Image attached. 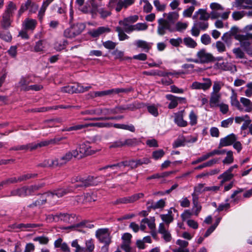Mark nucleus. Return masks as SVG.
I'll list each match as a JSON object with an SVG mask.
<instances>
[{"instance_id": "1", "label": "nucleus", "mask_w": 252, "mask_h": 252, "mask_svg": "<svg viewBox=\"0 0 252 252\" xmlns=\"http://www.w3.org/2000/svg\"><path fill=\"white\" fill-rule=\"evenodd\" d=\"M73 185L66 189H59L55 190L53 192L55 196L57 197H61L68 192L74 191V189L79 187H88L90 186H96L98 185L99 181L97 178L89 176L87 178H81L77 177L72 180Z\"/></svg>"}, {"instance_id": "2", "label": "nucleus", "mask_w": 252, "mask_h": 252, "mask_svg": "<svg viewBox=\"0 0 252 252\" xmlns=\"http://www.w3.org/2000/svg\"><path fill=\"white\" fill-rule=\"evenodd\" d=\"M210 7L212 9L210 13L211 19H217L221 18L223 20H226L230 13L229 10L222 12L224 10V8L220 4L217 2L211 3Z\"/></svg>"}, {"instance_id": "3", "label": "nucleus", "mask_w": 252, "mask_h": 252, "mask_svg": "<svg viewBox=\"0 0 252 252\" xmlns=\"http://www.w3.org/2000/svg\"><path fill=\"white\" fill-rule=\"evenodd\" d=\"M133 91L132 88H115L108 90L93 92L89 94L92 98L102 97L106 95L113 96L120 93H127Z\"/></svg>"}, {"instance_id": "4", "label": "nucleus", "mask_w": 252, "mask_h": 252, "mask_svg": "<svg viewBox=\"0 0 252 252\" xmlns=\"http://www.w3.org/2000/svg\"><path fill=\"white\" fill-rule=\"evenodd\" d=\"M44 186V184L32 186L30 187H23L21 188L13 189L11 191L8 196H18L20 197L26 196L31 195L34 191L39 189Z\"/></svg>"}, {"instance_id": "5", "label": "nucleus", "mask_w": 252, "mask_h": 252, "mask_svg": "<svg viewBox=\"0 0 252 252\" xmlns=\"http://www.w3.org/2000/svg\"><path fill=\"white\" fill-rule=\"evenodd\" d=\"M95 236L100 243L108 246L111 243V231L109 228H103L95 231Z\"/></svg>"}, {"instance_id": "6", "label": "nucleus", "mask_w": 252, "mask_h": 252, "mask_svg": "<svg viewBox=\"0 0 252 252\" xmlns=\"http://www.w3.org/2000/svg\"><path fill=\"white\" fill-rule=\"evenodd\" d=\"M196 56L197 58L191 60V61L196 63H206L216 60L213 55L210 53L207 52L205 49L199 50L197 52Z\"/></svg>"}, {"instance_id": "7", "label": "nucleus", "mask_w": 252, "mask_h": 252, "mask_svg": "<svg viewBox=\"0 0 252 252\" xmlns=\"http://www.w3.org/2000/svg\"><path fill=\"white\" fill-rule=\"evenodd\" d=\"M86 26L82 23H77L71 26L64 32V35L68 38H73L80 34L85 29Z\"/></svg>"}, {"instance_id": "8", "label": "nucleus", "mask_w": 252, "mask_h": 252, "mask_svg": "<svg viewBox=\"0 0 252 252\" xmlns=\"http://www.w3.org/2000/svg\"><path fill=\"white\" fill-rule=\"evenodd\" d=\"M63 137L55 138L50 140L42 141L37 143H31L28 144V150L33 151L42 147L46 146L50 144H56L59 141L63 139Z\"/></svg>"}, {"instance_id": "9", "label": "nucleus", "mask_w": 252, "mask_h": 252, "mask_svg": "<svg viewBox=\"0 0 252 252\" xmlns=\"http://www.w3.org/2000/svg\"><path fill=\"white\" fill-rule=\"evenodd\" d=\"M92 88L91 86L84 87L81 84H76L73 86H67L61 89V92L67 93H81L87 92Z\"/></svg>"}, {"instance_id": "10", "label": "nucleus", "mask_w": 252, "mask_h": 252, "mask_svg": "<svg viewBox=\"0 0 252 252\" xmlns=\"http://www.w3.org/2000/svg\"><path fill=\"white\" fill-rule=\"evenodd\" d=\"M158 23L157 32L159 35H163L167 31L170 32L174 31V29L172 28L171 24L164 18L159 19Z\"/></svg>"}, {"instance_id": "11", "label": "nucleus", "mask_w": 252, "mask_h": 252, "mask_svg": "<svg viewBox=\"0 0 252 252\" xmlns=\"http://www.w3.org/2000/svg\"><path fill=\"white\" fill-rule=\"evenodd\" d=\"M203 83L198 82L197 81L193 82L190 86V88L192 90H199L202 89L206 91L210 89L212 86V81L208 78H203Z\"/></svg>"}, {"instance_id": "12", "label": "nucleus", "mask_w": 252, "mask_h": 252, "mask_svg": "<svg viewBox=\"0 0 252 252\" xmlns=\"http://www.w3.org/2000/svg\"><path fill=\"white\" fill-rule=\"evenodd\" d=\"M129 166L131 168L133 169L138 166V163L136 160H131L129 161H126L120 162L116 164H113L111 165H108L104 167V169H107L110 168L113 170L119 169L122 167Z\"/></svg>"}, {"instance_id": "13", "label": "nucleus", "mask_w": 252, "mask_h": 252, "mask_svg": "<svg viewBox=\"0 0 252 252\" xmlns=\"http://www.w3.org/2000/svg\"><path fill=\"white\" fill-rule=\"evenodd\" d=\"M196 140V137H185L183 136H180L174 142L173 147L174 148H178L184 146L185 144L188 143H194Z\"/></svg>"}, {"instance_id": "14", "label": "nucleus", "mask_w": 252, "mask_h": 252, "mask_svg": "<svg viewBox=\"0 0 252 252\" xmlns=\"http://www.w3.org/2000/svg\"><path fill=\"white\" fill-rule=\"evenodd\" d=\"M158 232L161 235V237L165 242H169L171 240L172 236L168 230V226L163 223H160L158 226Z\"/></svg>"}, {"instance_id": "15", "label": "nucleus", "mask_w": 252, "mask_h": 252, "mask_svg": "<svg viewBox=\"0 0 252 252\" xmlns=\"http://www.w3.org/2000/svg\"><path fill=\"white\" fill-rule=\"evenodd\" d=\"M237 140V137L233 133H231L220 139L219 148L231 145Z\"/></svg>"}, {"instance_id": "16", "label": "nucleus", "mask_w": 252, "mask_h": 252, "mask_svg": "<svg viewBox=\"0 0 252 252\" xmlns=\"http://www.w3.org/2000/svg\"><path fill=\"white\" fill-rule=\"evenodd\" d=\"M131 238L132 235L129 233H124L122 237V243L121 247L125 252H130L131 251L130 244Z\"/></svg>"}, {"instance_id": "17", "label": "nucleus", "mask_w": 252, "mask_h": 252, "mask_svg": "<svg viewBox=\"0 0 252 252\" xmlns=\"http://www.w3.org/2000/svg\"><path fill=\"white\" fill-rule=\"evenodd\" d=\"M184 112L183 110L174 113V123L180 127H185L188 125L187 121L184 120Z\"/></svg>"}, {"instance_id": "18", "label": "nucleus", "mask_w": 252, "mask_h": 252, "mask_svg": "<svg viewBox=\"0 0 252 252\" xmlns=\"http://www.w3.org/2000/svg\"><path fill=\"white\" fill-rule=\"evenodd\" d=\"M12 17L8 15L2 13L0 18V24L3 29H8L12 23Z\"/></svg>"}, {"instance_id": "19", "label": "nucleus", "mask_w": 252, "mask_h": 252, "mask_svg": "<svg viewBox=\"0 0 252 252\" xmlns=\"http://www.w3.org/2000/svg\"><path fill=\"white\" fill-rule=\"evenodd\" d=\"M78 149L80 150V155H82L83 158L94 153V152L91 149V147L88 142H85L80 144Z\"/></svg>"}, {"instance_id": "20", "label": "nucleus", "mask_w": 252, "mask_h": 252, "mask_svg": "<svg viewBox=\"0 0 252 252\" xmlns=\"http://www.w3.org/2000/svg\"><path fill=\"white\" fill-rule=\"evenodd\" d=\"M210 18V14L207 12L204 9H199L194 13L192 19L194 20L199 19L201 21H207Z\"/></svg>"}, {"instance_id": "21", "label": "nucleus", "mask_w": 252, "mask_h": 252, "mask_svg": "<svg viewBox=\"0 0 252 252\" xmlns=\"http://www.w3.org/2000/svg\"><path fill=\"white\" fill-rule=\"evenodd\" d=\"M230 104L232 106L235 107L238 110L242 111L243 108L240 104V101L238 100L237 94L235 90L233 89H231V94L230 96Z\"/></svg>"}, {"instance_id": "22", "label": "nucleus", "mask_w": 252, "mask_h": 252, "mask_svg": "<svg viewBox=\"0 0 252 252\" xmlns=\"http://www.w3.org/2000/svg\"><path fill=\"white\" fill-rule=\"evenodd\" d=\"M32 82L31 78L29 76L22 77L18 83L17 87L21 90L28 91L30 86L29 85Z\"/></svg>"}, {"instance_id": "23", "label": "nucleus", "mask_w": 252, "mask_h": 252, "mask_svg": "<svg viewBox=\"0 0 252 252\" xmlns=\"http://www.w3.org/2000/svg\"><path fill=\"white\" fill-rule=\"evenodd\" d=\"M240 101L243 108L242 111L248 113L252 111V101L250 99L244 97H241L240 99Z\"/></svg>"}, {"instance_id": "24", "label": "nucleus", "mask_w": 252, "mask_h": 252, "mask_svg": "<svg viewBox=\"0 0 252 252\" xmlns=\"http://www.w3.org/2000/svg\"><path fill=\"white\" fill-rule=\"evenodd\" d=\"M135 45L138 48H141L144 51L148 52L152 48L153 43L148 42L143 40H138L135 41Z\"/></svg>"}, {"instance_id": "25", "label": "nucleus", "mask_w": 252, "mask_h": 252, "mask_svg": "<svg viewBox=\"0 0 252 252\" xmlns=\"http://www.w3.org/2000/svg\"><path fill=\"white\" fill-rule=\"evenodd\" d=\"M37 25V21L35 19L27 18L23 23V26L26 30L33 31Z\"/></svg>"}, {"instance_id": "26", "label": "nucleus", "mask_w": 252, "mask_h": 252, "mask_svg": "<svg viewBox=\"0 0 252 252\" xmlns=\"http://www.w3.org/2000/svg\"><path fill=\"white\" fill-rule=\"evenodd\" d=\"M221 98L220 94L211 93L209 100L211 107H218Z\"/></svg>"}, {"instance_id": "27", "label": "nucleus", "mask_w": 252, "mask_h": 252, "mask_svg": "<svg viewBox=\"0 0 252 252\" xmlns=\"http://www.w3.org/2000/svg\"><path fill=\"white\" fill-rule=\"evenodd\" d=\"M37 166L41 167H54L59 166L58 161L57 158L46 159L42 162L38 164Z\"/></svg>"}, {"instance_id": "28", "label": "nucleus", "mask_w": 252, "mask_h": 252, "mask_svg": "<svg viewBox=\"0 0 252 252\" xmlns=\"http://www.w3.org/2000/svg\"><path fill=\"white\" fill-rule=\"evenodd\" d=\"M110 29L108 27H100L91 31L90 34L93 37H97L104 33L110 32Z\"/></svg>"}, {"instance_id": "29", "label": "nucleus", "mask_w": 252, "mask_h": 252, "mask_svg": "<svg viewBox=\"0 0 252 252\" xmlns=\"http://www.w3.org/2000/svg\"><path fill=\"white\" fill-rule=\"evenodd\" d=\"M235 5L242 9H252V0H236Z\"/></svg>"}, {"instance_id": "30", "label": "nucleus", "mask_w": 252, "mask_h": 252, "mask_svg": "<svg viewBox=\"0 0 252 252\" xmlns=\"http://www.w3.org/2000/svg\"><path fill=\"white\" fill-rule=\"evenodd\" d=\"M216 65L219 69H222L225 71H236V68L235 65H233L230 63L228 62H223L221 63H217Z\"/></svg>"}, {"instance_id": "31", "label": "nucleus", "mask_w": 252, "mask_h": 252, "mask_svg": "<svg viewBox=\"0 0 252 252\" xmlns=\"http://www.w3.org/2000/svg\"><path fill=\"white\" fill-rule=\"evenodd\" d=\"M16 9L17 6L16 4L11 1H9L5 6V9L3 13L13 17V13Z\"/></svg>"}, {"instance_id": "32", "label": "nucleus", "mask_w": 252, "mask_h": 252, "mask_svg": "<svg viewBox=\"0 0 252 252\" xmlns=\"http://www.w3.org/2000/svg\"><path fill=\"white\" fill-rule=\"evenodd\" d=\"M58 218L59 221L62 220L65 222L72 223L74 221L75 215L60 213L58 214Z\"/></svg>"}, {"instance_id": "33", "label": "nucleus", "mask_w": 252, "mask_h": 252, "mask_svg": "<svg viewBox=\"0 0 252 252\" xmlns=\"http://www.w3.org/2000/svg\"><path fill=\"white\" fill-rule=\"evenodd\" d=\"M165 97L167 99L170 101L168 105V108L173 109L177 106L179 103L177 96L168 94H167Z\"/></svg>"}, {"instance_id": "34", "label": "nucleus", "mask_w": 252, "mask_h": 252, "mask_svg": "<svg viewBox=\"0 0 252 252\" xmlns=\"http://www.w3.org/2000/svg\"><path fill=\"white\" fill-rule=\"evenodd\" d=\"M179 14L178 11L169 12L167 14V17L165 20L171 24L174 23L175 22L179 19Z\"/></svg>"}, {"instance_id": "35", "label": "nucleus", "mask_w": 252, "mask_h": 252, "mask_svg": "<svg viewBox=\"0 0 252 252\" xmlns=\"http://www.w3.org/2000/svg\"><path fill=\"white\" fill-rule=\"evenodd\" d=\"M72 158V155L70 152H67L64 156L60 158H57L58 161L59 166H62L68 161L70 160Z\"/></svg>"}, {"instance_id": "36", "label": "nucleus", "mask_w": 252, "mask_h": 252, "mask_svg": "<svg viewBox=\"0 0 252 252\" xmlns=\"http://www.w3.org/2000/svg\"><path fill=\"white\" fill-rule=\"evenodd\" d=\"M165 205V200L161 199L156 202H152L151 205L148 207V209H153L154 210L158 209H162Z\"/></svg>"}, {"instance_id": "37", "label": "nucleus", "mask_w": 252, "mask_h": 252, "mask_svg": "<svg viewBox=\"0 0 252 252\" xmlns=\"http://www.w3.org/2000/svg\"><path fill=\"white\" fill-rule=\"evenodd\" d=\"M183 41L184 44L188 47L194 48L197 46V43L190 37H187L183 39Z\"/></svg>"}, {"instance_id": "38", "label": "nucleus", "mask_w": 252, "mask_h": 252, "mask_svg": "<svg viewBox=\"0 0 252 252\" xmlns=\"http://www.w3.org/2000/svg\"><path fill=\"white\" fill-rule=\"evenodd\" d=\"M95 248L93 239H90L85 241V250L86 252H93Z\"/></svg>"}, {"instance_id": "39", "label": "nucleus", "mask_w": 252, "mask_h": 252, "mask_svg": "<svg viewBox=\"0 0 252 252\" xmlns=\"http://www.w3.org/2000/svg\"><path fill=\"white\" fill-rule=\"evenodd\" d=\"M234 175L232 173H228L225 171L223 173L220 175L218 177L219 179H222L220 181L221 185H222L225 182L230 181L233 177Z\"/></svg>"}, {"instance_id": "40", "label": "nucleus", "mask_w": 252, "mask_h": 252, "mask_svg": "<svg viewBox=\"0 0 252 252\" xmlns=\"http://www.w3.org/2000/svg\"><path fill=\"white\" fill-rule=\"evenodd\" d=\"M119 24L123 27L124 30L126 32L129 33L133 31V25H131L125 20L119 21Z\"/></svg>"}, {"instance_id": "41", "label": "nucleus", "mask_w": 252, "mask_h": 252, "mask_svg": "<svg viewBox=\"0 0 252 252\" xmlns=\"http://www.w3.org/2000/svg\"><path fill=\"white\" fill-rule=\"evenodd\" d=\"M88 127L89 126H94V127H97L99 128L101 127H111L112 126V123H102V122H98V123H92L87 124Z\"/></svg>"}, {"instance_id": "42", "label": "nucleus", "mask_w": 252, "mask_h": 252, "mask_svg": "<svg viewBox=\"0 0 252 252\" xmlns=\"http://www.w3.org/2000/svg\"><path fill=\"white\" fill-rule=\"evenodd\" d=\"M45 42L44 40H40L35 43L34 46V51L40 52L44 51L45 47Z\"/></svg>"}, {"instance_id": "43", "label": "nucleus", "mask_w": 252, "mask_h": 252, "mask_svg": "<svg viewBox=\"0 0 252 252\" xmlns=\"http://www.w3.org/2000/svg\"><path fill=\"white\" fill-rule=\"evenodd\" d=\"M30 5V0H27L25 3H22L17 13L18 18H20L22 14L29 9Z\"/></svg>"}, {"instance_id": "44", "label": "nucleus", "mask_w": 252, "mask_h": 252, "mask_svg": "<svg viewBox=\"0 0 252 252\" xmlns=\"http://www.w3.org/2000/svg\"><path fill=\"white\" fill-rule=\"evenodd\" d=\"M234 161L233 153L232 151L226 152V156L223 160L222 162L224 164H230Z\"/></svg>"}, {"instance_id": "45", "label": "nucleus", "mask_w": 252, "mask_h": 252, "mask_svg": "<svg viewBox=\"0 0 252 252\" xmlns=\"http://www.w3.org/2000/svg\"><path fill=\"white\" fill-rule=\"evenodd\" d=\"M245 34H238L236 35L235 39L238 41L249 40L252 39V32H246Z\"/></svg>"}, {"instance_id": "46", "label": "nucleus", "mask_w": 252, "mask_h": 252, "mask_svg": "<svg viewBox=\"0 0 252 252\" xmlns=\"http://www.w3.org/2000/svg\"><path fill=\"white\" fill-rule=\"evenodd\" d=\"M223 85L224 84L221 81H215L213 83V91L211 93L220 94V91Z\"/></svg>"}, {"instance_id": "47", "label": "nucleus", "mask_w": 252, "mask_h": 252, "mask_svg": "<svg viewBox=\"0 0 252 252\" xmlns=\"http://www.w3.org/2000/svg\"><path fill=\"white\" fill-rule=\"evenodd\" d=\"M215 47L219 53H222L226 51V47L224 43L221 41H217L216 42Z\"/></svg>"}, {"instance_id": "48", "label": "nucleus", "mask_w": 252, "mask_h": 252, "mask_svg": "<svg viewBox=\"0 0 252 252\" xmlns=\"http://www.w3.org/2000/svg\"><path fill=\"white\" fill-rule=\"evenodd\" d=\"M160 217L161 220L166 223L165 225H168L169 226V224L171 222L173 218L171 215V212L167 214H162L160 215Z\"/></svg>"}, {"instance_id": "49", "label": "nucleus", "mask_w": 252, "mask_h": 252, "mask_svg": "<svg viewBox=\"0 0 252 252\" xmlns=\"http://www.w3.org/2000/svg\"><path fill=\"white\" fill-rule=\"evenodd\" d=\"M116 31L118 33V37L120 40L123 41L129 38V36L124 32L125 31L122 28L117 27L116 28Z\"/></svg>"}, {"instance_id": "50", "label": "nucleus", "mask_w": 252, "mask_h": 252, "mask_svg": "<svg viewBox=\"0 0 252 252\" xmlns=\"http://www.w3.org/2000/svg\"><path fill=\"white\" fill-rule=\"evenodd\" d=\"M153 3L156 10L158 11H163L166 9V4L161 3L159 0H154Z\"/></svg>"}, {"instance_id": "51", "label": "nucleus", "mask_w": 252, "mask_h": 252, "mask_svg": "<svg viewBox=\"0 0 252 252\" xmlns=\"http://www.w3.org/2000/svg\"><path fill=\"white\" fill-rule=\"evenodd\" d=\"M188 26V23H183L182 22H178L176 23L175 25V28L174 29V31H176L178 32H182L185 30Z\"/></svg>"}, {"instance_id": "52", "label": "nucleus", "mask_w": 252, "mask_h": 252, "mask_svg": "<svg viewBox=\"0 0 252 252\" xmlns=\"http://www.w3.org/2000/svg\"><path fill=\"white\" fill-rule=\"evenodd\" d=\"M67 45V41L65 40L57 41L55 44V49L60 51L64 49Z\"/></svg>"}, {"instance_id": "53", "label": "nucleus", "mask_w": 252, "mask_h": 252, "mask_svg": "<svg viewBox=\"0 0 252 252\" xmlns=\"http://www.w3.org/2000/svg\"><path fill=\"white\" fill-rule=\"evenodd\" d=\"M46 193H44L40 196V198L36 200L34 202L35 206H40L45 204L48 200L47 198Z\"/></svg>"}, {"instance_id": "54", "label": "nucleus", "mask_w": 252, "mask_h": 252, "mask_svg": "<svg viewBox=\"0 0 252 252\" xmlns=\"http://www.w3.org/2000/svg\"><path fill=\"white\" fill-rule=\"evenodd\" d=\"M2 183L4 186V187H7L9 186L10 184H14L18 182H20V181L19 180V177L16 178V177H11L8 178L7 179H5L2 181Z\"/></svg>"}, {"instance_id": "55", "label": "nucleus", "mask_w": 252, "mask_h": 252, "mask_svg": "<svg viewBox=\"0 0 252 252\" xmlns=\"http://www.w3.org/2000/svg\"><path fill=\"white\" fill-rule=\"evenodd\" d=\"M81 198H85L86 202L94 201L96 199V196L93 193H88L86 194L82 195Z\"/></svg>"}, {"instance_id": "56", "label": "nucleus", "mask_w": 252, "mask_h": 252, "mask_svg": "<svg viewBox=\"0 0 252 252\" xmlns=\"http://www.w3.org/2000/svg\"><path fill=\"white\" fill-rule=\"evenodd\" d=\"M148 28V25L146 23H138L133 25V31H145Z\"/></svg>"}, {"instance_id": "57", "label": "nucleus", "mask_w": 252, "mask_h": 252, "mask_svg": "<svg viewBox=\"0 0 252 252\" xmlns=\"http://www.w3.org/2000/svg\"><path fill=\"white\" fill-rule=\"evenodd\" d=\"M189 123L190 125L194 126L197 124V116L193 111H191L189 114Z\"/></svg>"}, {"instance_id": "58", "label": "nucleus", "mask_w": 252, "mask_h": 252, "mask_svg": "<svg viewBox=\"0 0 252 252\" xmlns=\"http://www.w3.org/2000/svg\"><path fill=\"white\" fill-rule=\"evenodd\" d=\"M142 222H145L147 224L148 227L151 230H154L156 228V224L155 223V219L150 220L148 218H144L142 219Z\"/></svg>"}, {"instance_id": "59", "label": "nucleus", "mask_w": 252, "mask_h": 252, "mask_svg": "<svg viewBox=\"0 0 252 252\" xmlns=\"http://www.w3.org/2000/svg\"><path fill=\"white\" fill-rule=\"evenodd\" d=\"M195 9L193 6H190L185 9L183 12V16L184 17H190Z\"/></svg>"}, {"instance_id": "60", "label": "nucleus", "mask_w": 252, "mask_h": 252, "mask_svg": "<svg viewBox=\"0 0 252 252\" xmlns=\"http://www.w3.org/2000/svg\"><path fill=\"white\" fill-rule=\"evenodd\" d=\"M194 24L196 26L201 30H206L209 26V24L207 21H203V22H196Z\"/></svg>"}, {"instance_id": "61", "label": "nucleus", "mask_w": 252, "mask_h": 252, "mask_svg": "<svg viewBox=\"0 0 252 252\" xmlns=\"http://www.w3.org/2000/svg\"><path fill=\"white\" fill-rule=\"evenodd\" d=\"M245 16L244 11H234L232 14L233 19L235 20H239L241 19Z\"/></svg>"}, {"instance_id": "62", "label": "nucleus", "mask_w": 252, "mask_h": 252, "mask_svg": "<svg viewBox=\"0 0 252 252\" xmlns=\"http://www.w3.org/2000/svg\"><path fill=\"white\" fill-rule=\"evenodd\" d=\"M232 51L236 58L243 59L245 58V54L240 48H234Z\"/></svg>"}, {"instance_id": "63", "label": "nucleus", "mask_w": 252, "mask_h": 252, "mask_svg": "<svg viewBox=\"0 0 252 252\" xmlns=\"http://www.w3.org/2000/svg\"><path fill=\"white\" fill-rule=\"evenodd\" d=\"M125 146H133L136 145L138 141L136 138H129L125 140Z\"/></svg>"}, {"instance_id": "64", "label": "nucleus", "mask_w": 252, "mask_h": 252, "mask_svg": "<svg viewBox=\"0 0 252 252\" xmlns=\"http://www.w3.org/2000/svg\"><path fill=\"white\" fill-rule=\"evenodd\" d=\"M232 35L228 32H226L223 34L221 37V39L228 45H229L231 43Z\"/></svg>"}]
</instances>
